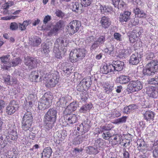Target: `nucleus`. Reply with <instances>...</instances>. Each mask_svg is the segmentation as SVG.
I'll return each instance as SVG.
<instances>
[{"instance_id": "obj_7", "label": "nucleus", "mask_w": 158, "mask_h": 158, "mask_svg": "<svg viewBox=\"0 0 158 158\" xmlns=\"http://www.w3.org/2000/svg\"><path fill=\"white\" fill-rule=\"evenodd\" d=\"M19 108L17 102L15 100L10 101L6 108V112L9 115H11L15 113Z\"/></svg>"}, {"instance_id": "obj_51", "label": "nucleus", "mask_w": 158, "mask_h": 158, "mask_svg": "<svg viewBox=\"0 0 158 158\" xmlns=\"http://www.w3.org/2000/svg\"><path fill=\"white\" fill-rule=\"evenodd\" d=\"M55 14L56 16L60 18H62L64 15V13L62 11L59 10H56Z\"/></svg>"}, {"instance_id": "obj_61", "label": "nucleus", "mask_w": 158, "mask_h": 158, "mask_svg": "<svg viewBox=\"0 0 158 158\" xmlns=\"http://www.w3.org/2000/svg\"><path fill=\"white\" fill-rule=\"evenodd\" d=\"M125 56H127L129 55L132 52L131 49L130 48H128L127 49H125Z\"/></svg>"}, {"instance_id": "obj_12", "label": "nucleus", "mask_w": 158, "mask_h": 158, "mask_svg": "<svg viewBox=\"0 0 158 158\" xmlns=\"http://www.w3.org/2000/svg\"><path fill=\"white\" fill-rule=\"evenodd\" d=\"M106 40L105 36L104 35H101L93 44L90 48L91 50H95L98 47H100L103 45L104 43Z\"/></svg>"}, {"instance_id": "obj_9", "label": "nucleus", "mask_w": 158, "mask_h": 158, "mask_svg": "<svg viewBox=\"0 0 158 158\" xmlns=\"http://www.w3.org/2000/svg\"><path fill=\"white\" fill-rule=\"evenodd\" d=\"M90 122L88 119L85 120L77 126V130L80 131L82 135L88 131L90 127Z\"/></svg>"}, {"instance_id": "obj_30", "label": "nucleus", "mask_w": 158, "mask_h": 158, "mask_svg": "<svg viewBox=\"0 0 158 158\" xmlns=\"http://www.w3.org/2000/svg\"><path fill=\"white\" fill-rule=\"evenodd\" d=\"M137 108V106L135 104H131L128 106H125L123 109L124 113L128 114L133 110Z\"/></svg>"}, {"instance_id": "obj_10", "label": "nucleus", "mask_w": 158, "mask_h": 158, "mask_svg": "<svg viewBox=\"0 0 158 158\" xmlns=\"http://www.w3.org/2000/svg\"><path fill=\"white\" fill-rule=\"evenodd\" d=\"M68 44V43L67 41H65L64 42V38L62 37H59L56 40L54 47L59 48V46H61V50L63 51V53L64 54L67 51Z\"/></svg>"}, {"instance_id": "obj_49", "label": "nucleus", "mask_w": 158, "mask_h": 158, "mask_svg": "<svg viewBox=\"0 0 158 158\" xmlns=\"http://www.w3.org/2000/svg\"><path fill=\"white\" fill-rule=\"evenodd\" d=\"M10 158H16L18 155L17 151L12 150L8 152Z\"/></svg>"}, {"instance_id": "obj_50", "label": "nucleus", "mask_w": 158, "mask_h": 158, "mask_svg": "<svg viewBox=\"0 0 158 158\" xmlns=\"http://www.w3.org/2000/svg\"><path fill=\"white\" fill-rule=\"evenodd\" d=\"M19 27L18 25L15 22L11 23H10V30L12 31L16 30Z\"/></svg>"}, {"instance_id": "obj_57", "label": "nucleus", "mask_w": 158, "mask_h": 158, "mask_svg": "<svg viewBox=\"0 0 158 158\" xmlns=\"http://www.w3.org/2000/svg\"><path fill=\"white\" fill-rule=\"evenodd\" d=\"M139 20L137 18L135 17L131 21L132 24L133 26H136L139 23Z\"/></svg>"}, {"instance_id": "obj_36", "label": "nucleus", "mask_w": 158, "mask_h": 158, "mask_svg": "<svg viewBox=\"0 0 158 158\" xmlns=\"http://www.w3.org/2000/svg\"><path fill=\"white\" fill-rule=\"evenodd\" d=\"M29 110H27V112L24 114L23 119V120L32 122L33 117L32 114L29 111Z\"/></svg>"}, {"instance_id": "obj_19", "label": "nucleus", "mask_w": 158, "mask_h": 158, "mask_svg": "<svg viewBox=\"0 0 158 158\" xmlns=\"http://www.w3.org/2000/svg\"><path fill=\"white\" fill-rule=\"evenodd\" d=\"M100 23L102 27L106 29L108 28L111 25V21L107 17L104 16L101 18Z\"/></svg>"}, {"instance_id": "obj_3", "label": "nucleus", "mask_w": 158, "mask_h": 158, "mask_svg": "<svg viewBox=\"0 0 158 158\" xmlns=\"http://www.w3.org/2000/svg\"><path fill=\"white\" fill-rule=\"evenodd\" d=\"M158 71V61L152 60L148 64L143 71L144 75L151 76L153 75Z\"/></svg>"}, {"instance_id": "obj_5", "label": "nucleus", "mask_w": 158, "mask_h": 158, "mask_svg": "<svg viewBox=\"0 0 158 158\" xmlns=\"http://www.w3.org/2000/svg\"><path fill=\"white\" fill-rule=\"evenodd\" d=\"M4 137H5V143L6 144L9 142V140H16L18 138V136L16 130L13 127H10L8 129L4 132Z\"/></svg>"}, {"instance_id": "obj_48", "label": "nucleus", "mask_w": 158, "mask_h": 158, "mask_svg": "<svg viewBox=\"0 0 158 158\" xmlns=\"http://www.w3.org/2000/svg\"><path fill=\"white\" fill-rule=\"evenodd\" d=\"M113 86L112 85H110L108 83L106 84L104 88L105 90V92L108 93L109 92H111L113 89Z\"/></svg>"}, {"instance_id": "obj_37", "label": "nucleus", "mask_w": 158, "mask_h": 158, "mask_svg": "<svg viewBox=\"0 0 158 158\" xmlns=\"http://www.w3.org/2000/svg\"><path fill=\"white\" fill-rule=\"evenodd\" d=\"M51 19V16L48 15L45 16L43 20V23L44 24L41 27L42 30H47V28L46 26V24L49 22Z\"/></svg>"}, {"instance_id": "obj_60", "label": "nucleus", "mask_w": 158, "mask_h": 158, "mask_svg": "<svg viewBox=\"0 0 158 158\" xmlns=\"http://www.w3.org/2000/svg\"><path fill=\"white\" fill-rule=\"evenodd\" d=\"M154 157L158 158V147H157L153 152Z\"/></svg>"}, {"instance_id": "obj_6", "label": "nucleus", "mask_w": 158, "mask_h": 158, "mask_svg": "<svg viewBox=\"0 0 158 158\" xmlns=\"http://www.w3.org/2000/svg\"><path fill=\"white\" fill-rule=\"evenodd\" d=\"M45 84L47 87L52 88L54 87L59 81V77L55 73L48 74L45 77Z\"/></svg>"}, {"instance_id": "obj_11", "label": "nucleus", "mask_w": 158, "mask_h": 158, "mask_svg": "<svg viewBox=\"0 0 158 158\" xmlns=\"http://www.w3.org/2000/svg\"><path fill=\"white\" fill-rule=\"evenodd\" d=\"M81 22L77 20H73L70 22L68 25L69 30L71 34H74L77 32L81 26Z\"/></svg>"}, {"instance_id": "obj_33", "label": "nucleus", "mask_w": 158, "mask_h": 158, "mask_svg": "<svg viewBox=\"0 0 158 158\" xmlns=\"http://www.w3.org/2000/svg\"><path fill=\"white\" fill-rule=\"evenodd\" d=\"M134 11L135 15H137L138 17L140 18H146L147 16L146 14L143 10H141L138 8L136 7L134 9Z\"/></svg>"}, {"instance_id": "obj_45", "label": "nucleus", "mask_w": 158, "mask_h": 158, "mask_svg": "<svg viewBox=\"0 0 158 158\" xmlns=\"http://www.w3.org/2000/svg\"><path fill=\"white\" fill-rule=\"evenodd\" d=\"M111 128V124H108L101 127L100 131L102 133L105 131H109L110 130Z\"/></svg>"}, {"instance_id": "obj_39", "label": "nucleus", "mask_w": 158, "mask_h": 158, "mask_svg": "<svg viewBox=\"0 0 158 158\" xmlns=\"http://www.w3.org/2000/svg\"><path fill=\"white\" fill-rule=\"evenodd\" d=\"M137 31L136 30H133L131 32V35L129 37L130 41L131 43H134L136 40L138 36L135 33H136Z\"/></svg>"}, {"instance_id": "obj_1", "label": "nucleus", "mask_w": 158, "mask_h": 158, "mask_svg": "<svg viewBox=\"0 0 158 158\" xmlns=\"http://www.w3.org/2000/svg\"><path fill=\"white\" fill-rule=\"evenodd\" d=\"M57 111L53 108H51L45 113L44 116V122L45 127L48 130L52 129L56 119Z\"/></svg>"}, {"instance_id": "obj_63", "label": "nucleus", "mask_w": 158, "mask_h": 158, "mask_svg": "<svg viewBox=\"0 0 158 158\" xmlns=\"http://www.w3.org/2000/svg\"><path fill=\"white\" fill-rule=\"evenodd\" d=\"M113 115V118L116 117H118L121 115V113L118 111H114L112 114Z\"/></svg>"}, {"instance_id": "obj_17", "label": "nucleus", "mask_w": 158, "mask_h": 158, "mask_svg": "<svg viewBox=\"0 0 158 158\" xmlns=\"http://www.w3.org/2000/svg\"><path fill=\"white\" fill-rule=\"evenodd\" d=\"M131 12L128 11H124L123 13H121L119 17V21L122 23L127 22L130 19Z\"/></svg>"}, {"instance_id": "obj_31", "label": "nucleus", "mask_w": 158, "mask_h": 158, "mask_svg": "<svg viewBox=\"0 0 158 158\" xmlns=\"http://www.w3.org/2000/svg\"><path fill=\"white\" fill-rule=\"evenodd\" d=\"M93 107L92 104L89 103L83 105L80 109L79 111L81 113H85L89 112Z\"/></svg>"}, {"instance_id": "obj_64", "label": "nucleus", "mask_w": 158, "mask_h": 158, "mask_svg": "<svg viewBox=\"0 0 158 158\" xmlns=\"http://www.w3.org/2000/svg\"><path fill=\"white\" fill-rule=\"evenodd\" d=\"M87 41L89 43H91L94 41V36H91L90 37H88L86 39Z\"/></svg>"}, {"instance_id": "obj_59", "label": "nucleus", "mask_w": 158, "mask_h": 158, "mask_svg": "<svg viewBox=\"0 0 158 158\" xmlns=\"http://www.w3.org/2000/svg\"><path fill=\"white\" fill-rule=\"evenodd\" d=\"M49 47L48 46L44 45L43 47V50L42 51L44 53L48 54L49 52Z\"/></svg>"}, {"instance_id": "obj_35", "label": "nucleus", "mask_w": 158, "mask_h": 158, "mask_svg": "<svg viewBox=\"0 0 158 158\" xmlns=\"http://www.w3.org/2000/svg\"><path fill=\"white\" fill-rule=\"evenodd\" d=\"M32 122L29 121H28L22 120V127L23 129L25 131L29 130L31 126Z\"/></svg>"}, {"instance_id": "obj_47", "label": "nucleus", "mask_w": 158, "mask_h": 158, "mask_svg": "<svg viewBox=\"0 0 158 158\" xmlns=\"http://www.w3.org/2000/svg\"><path fill=\"white\" fill-rule=\"evenodd\" d=\"M148 82L150 84L155 85H158V76H156L154 78H152L148 80Z\"/></svg>"}, {"instance_id": "obj_16", "label": "nucleus", "mask_w": 158, "mask_h": 158, "mask_svg": "<svg viewBox=\"0 0 158 158\" xmlns=\"http://www.w3.org/2000/svg\"><path fill=\"white\" fill-rule=\"evenodd\" d=\"M124 63L123 62L117 60L114 61L113 62V64H112V66L113 71H120L122 70L123 69Z\"/></svg>"}, {"instance_id": "obj_40", "label": "nucleus", "mask_w": 158, "mask_h": 158, "mask_svg": "<svg viewBox=\"0 0 158 158\" xmlns=\"http://www.w3.org/2000/svg\"><path fill=\"white\" fill-rule=\"evenodd\" d=\"M31 23V22L30 20H26L24 21L23 23L21 24V23H19V28L20 30L21 31L24 30L26 29V27L29 24H30Z\"/></svg>"}, {"instance_id": "obj_43", "label": "nucleus", "mask_w": 158, "mask_h": 158, "mask_svg": "<svg viewBox=\"0 0 158 158\" xmlns=\"http://www.w3.org/2000/svg\"><path fill=\"white\" fill-rule=\"evenodd\" d=\"M104 51L105 52L107 53L109 55L113 56L114 52V47L113 45H111L110 47L106 48Z\"/></svg>"}, {"instance_id": "obj_24", "label": "nucleus", "mask_w": 158, "mask_h": 158, "mask_svg": "<svg viewBox=\"0 0 158 158\" xmlns=\"http://www.w3.org/2000/svg\"><path fill=\"white\" fill-rule=\"evenodd\" d=\"M52 153V149L50 147L44 148L42 153L41 158H49Z\"/></svg>"}, {"instance_id": "obj_27", "label": "nucleus", "mask_w": 158, "mask_h": 158, "mask_svg": "<svg viewBox=\"0 0 158 158\" xmlns=\"http://www.w3.org/2000/svg\"><path fill=\"white\" fill-rule=\"evenodd\" d=\"M112 67V64L109 65L106 64V65L103 66L102 68L100 69V72L102 73L107 74L113 71Z\"/></svg>"}, {"instance_id": "obj_55", "label": "nucleus", "mask_w": 158, "mask_h": 158, "mask_svg": "<svg viewBox=\"0 0 158 158\" xmlns=\"http://www.w3.org/2000/svg\"><path fill=\"white\" fill-rule=\"evenodd\" d=\"M81 100L82 102H85L87 99V98L85 95V93H82L80 94Z\"/></svg>"}, {"instance_id": "obj_13", "label": "nucleus", "mask_w": 158, "mask_h": 158, "mask_svg": "<svg viewBox=\"0 0 158 158\" xmlns=\"http://www.w3.org/2000/svg\"><path fill=\"white\" fill-rule=\"evenodd\" d=\"M63 25V22L61 21H59L56 23L55 25L51 27V29L48 32L49 36H51L53 35H56L57 32L60 28L62 27Z\"/></svg>"}, {"instance_id": "obj_38", "label": "nucleus", "mask_w": 158, "mask_h": 158, "mask_svg": "<svg viewBox=\"0 0 158 158\" xmlns=\"http://www.w3.org/2000/svg\"><path fill=\"white\" fill-rule=\"evenodd\" d=\"M10 55H9L3 56L0 57L1 63L4 64L5 65H8L10 63Z\"/></svg>"}, {"instance_id": "obj_14", "label": "nucleus", "mask_w": 158, "mask_h": 158, "mask_svg": "<svg viewBox=\"0 0 158 158\" xmlns=\"http://www.w3.org/2000/svg\"><path fill=\"white\" fill-rule=\"evenodd\" d=\"M37 61L36 59L33 57H27L25 61V64L28 67L29 70L34 69L37 66Z\"/></svg>"}, {"instance_id": "obj_54", "label": "nucleus", "mask_w": 158, "mask_h": 158, "mask_svg": "<svg viewBox=\"0 0 158 158\" xmlns=\"http://www.w3.org/2000/svg\"><path fill=\"white\" fill-rule=\"evenodd\" d=\"M102 136L104 139L107 140L109 139V138L110 137H111V135L110 134V132H107L106 134L103 133L102 134Z\"/></svg>"}, {"instance_id": "obj_32", "label": "nucleus", "mask_w": 158, "mask_h": 158, "mask_svg": "<svg viewBox=\"0 0 158 158\" xmlns=\"http://www.w3.org/2000/svg\"><path fill=\"white\" fill-rule=\"evenodd\" d=\"M30 79L32 81L37 82L40 81V79H38L39 74L38 72L34 71L31 72L29 76Z\"/></svg>"}, {"instance_id": "obj_58", "label": "nucleus", "mask_w": 158, "mask_h": 158, "mask_svg": "<svg viewBox=\"0 0 158 158\" xmlns=\"http://www.w3.org/2000/svg\"><path fill=\"white\" fill-rule=\"evenodd\" d=\"M89 154H94L96 153V149L93 147H90L89 148Z\"/></svg>"}, {"instance_id": "obj_2", "label": "nucleus", "mask_w": 158, "mask_h": 158, "mask_svg": "<svg viewBox=\"0 0 158 158\" xmlns=\"http://www.w3.org/2000/svg\"><path fill=\"white\" fill-rule=\"evenodd\" d=\"M85 56V50L84 49H76L72 51L69 54V61L72 63L83 59Z\"/></svg>"}, {"instance_id": "obj_41", "label": "nucleus", "mask_w": 158, "mask_h": 158, "mask_svg": "<svg viewBox=\"0 0 158 158\" xmlns=\"http://www.w3.org/2000/svg\"><path fill=\"white\" fill-rule=\"evenodd\" d=\"M53 53L55 57L57 59H60L62 58L61 52L58 48L54 47Z\"/></svg>"}, {"instance_id": "obj_28", "label": "nucleus", "mask_w": 158, "mask_h": 158, "mask_svg": "<svg viewBox=\"0 0 158 158\" xmlns=\"http://www.w3.org/2000/svg\"><path fill=\"white\" fill-rule=\"evenodd\" d=\"M154 114V113L151 111H147L144 114V118L148 121H150L151 120H153L155 115Z\"/></svg>"}, {"instance_id": "obj_34", "label": "nucleus", "mask_w": 158, "mask_h": 158, "mask_svg": "<svg viewBox=\"0 0 158 158\" xmlns=\"http://www.w3.org/2000/svg\"><path fill=\"white\" fill-rule=\"evenodd\" d=\"M67 102V96L62 97L60 98L59 100L57 102V105L62 108L64 107L66 105Z\"/></svg>"}, {"instance_id": "obj_52", "label": "nucleus", "mask_w": 158, "mask_h": 158, "mask_svg": "<svg viewBox=\"0 0 158 158\" xmlns=\"http://www.w3.org/2000/svg\"><path fill=\"white\" fill-rule=\"evenodd\" d=\"M114 38L117 41H121L122 40L121 35L118 33H115L114 34Z\"/></svg>"}, {"instance_id": "obj_23", "label": "nucleus", "mask_w": 158, "mask_h": 158, "mask_svg": "<svg viewBox=\"0 0 158 158\" xmlns=\"http://www.w3.org/2000/svg\"><path fill=\"white\" fill-rule=\"evenodd\" d=\"M78 120V116L75 114H69L67 115V122L68 124H73L77 122Z\"/></svg>"}, {"instance_id": "obj_4", "label": "nucleus", "mask_w": 158, "mask_h": 158, "mask_svg": "<svg viewBox=\"0 0 158 158\" xmlns=\"http://www.w3.org/2000/svg\"><path fill=\"white\" fill-rule=\"evenodd\" d=\"M52 96L50 93H45L41 98L40 102L38 103V108L40 110H44L48 108L51 105Z\"/></svg>"}, {"instance_id": "obj_56", "label": "nucleus", "mask_w": 158, "mask_h": 158, "mask_svg": "<svg viewBox=\"0 0 158 158\" xmlns=\"http://www.w3.org/2000/svg\"><path fill=\"white\" fill-rule=\"evenodd\" d=\"M147 144H146L145 142L143 140H142L141 142L139 144V146L138 147L139 148L141 149L142 148L143 149H145L146 147H147Z\"/></svg>"}, {"instance_id": "obj_42", "label": "nucleus", "mask_w": 158, "mask_h": 158, "mask_svg": "<svg viewBox=\"0 0 158 158\" xmlns=\"http://www.w3.org/2000/svg\"><path fill=\"white\" fill-rule=\"evenodd\" d=\"M80 5L77 2H73L72 4L71 8L73 11L77 12L78 10Z\"/></svg>"}, {"instance_id": "obj_29", "label": "nucleus", "mask_w": 158, "mask_h": 158, "mask_svg": "<svg viewBox=\"0 0 158 158\" xmlns=\"http://www.w3.org/2000/svg\"><path fill=\"white\" fill-rule=\"evenodd\" d=\"M92 83L91 78L90 77H85L81 81L80 84L84 86L85 85L86 88L89 87Z\"/></svg>"}, {"instance_id": "obj_53", "label": "nucleus", "mask_w": 158, "mask_h": 158, "mask_svg": "<svg viewBox=\"0 0 158 158\" xmlns=\"http://www.w3.org/2000/svg\"><path fill=\"white\" fill-rule=\"evenodd\" d=\"M123 158H130L129 153L127 151L125 148L123 149Z\"/></svg>"}, {"instance_id": "obj_20", "label": "nucleus", "mask_w": 158, "mask_h": 158, "mask_svg": "<svg viewBox=\"0 0 158 158\" xmlns=\"http://www.w3.org/2000/svg\"><path fill=\"white\" fill-rule=\"evenodd\" d=\"M99 9L102 14L105 15H108L112 11L113 8L111 6L100 5Z\"/></svg>"}, {"instance_id": "obj_21", "label": "nucleus", "mask_w": 158, "mask_h": 158, "mask_svg": "<svg viewBox=\"0 0 158 158\" xmlns=\"http://www.w3.org/2000/svg\"><path fill=\"white\" fill-rule=\"evenodd\" d=\"M147 92L149 96L153 98H156L158 96V93L154 87H148L146 88Z\"/></svg>"}, {"instance_id": "obj_62", "label": "nucleus", "mask_w": 158, "mask_h": 158, "mask_svg": "<svg viewBox=\"0 0 158 158\" xmlns=\"http://www.w3.org/2000/svg\"><path fill=\"white\" fill-rule=\"evenodd\" d=\"M113 5L114 6L116 7L118 6L120 1V0H112Z\"/></svg>"}, {"instance_id": "obj_22", "label": "nucleus", "mask_w": 158, "mask_h": 158, "mask_svg": "<svg viewBox=\"0 0 158 158\" xmlns=\"http://www.w3.org/2000/svg\"><path fill=\"white\" fill-rule=\"evenodd\" d=\"M77 108V104L76 102H73L66 108L65 111L68 114H70L75 111Z\"/></svg>"}, {"instance_id": "obj_18", "label": "nucleus", "mask_w": 158, "mask_h": 158, "mask_svg": "<svg viewBox=\"0 0 158 158\" xmlns=\"http://www.w3.org/2000/svg\"><path fill=\"white\" fill-rule=\"evenodd\" d=\"M21 62V60L18 58H16L15 59L13 60L11 62H10L8 65H5L3 64L1 65V68L3 70H7L11 66H15L17 65Z\"/></svg>"}, {"instance_id": "obj_46", "label": "nucleus", "mask_w": 158, "mask_h": 158, "mask_svg": "<svg viewBox=\"0 0 158 158\" xmlns=\"http://www.w3.org/2000/svg\"><path fill=\"white\" fill-rule=\"evenodd\" d=\"M81 1L82 6L87 7L90 5L93 0H81Z\"/></svg>"}, {"instance_id": "obj_15", "label": "nucleus", "mask_w": 158, "mask_h": 158, "mask_svg": "<svg viewBox=\"0 0 158 158\" xmlns=\"http://www.w3.org/2000/svg\"><path fill=\"white\" fill-rule=\"evenodd\" d=\"M141 60L140 55L138 52H135L131 56L129 62L132 64L136 65L139 63Z\"/></svg>"}, {"instance_id": "obj_8", "label": "nucleus", "mask_w": 158, "mask_h": 158, "mask_svg": "<svg viewBox=\"0 0 158 158\" xmlns=\"http://www.w3.org/2000/svg\"><path fill=\"white\" fill-rule=\"evenodd\" d=\"M128 89L132 92H137L143 88L142 83L138 80L131 81L127 86Z\"/></svg>"}, {"instance_id": "obj_26", "label": "nucleus", "mask_w": 158, "mask_h": 158, "mask_svg": "<svg viewBox=\"0 0 158 158\" xmlns=\"http://www.w3.org/2000/svg\"><path fill=\"white\" fill-rule=\"evenodd\" d=\"M41 39L38 37H33L29 41L31 44L34 46H37L40 44Z\"/></svg>"}, {"instance_id": "obj_44", "label": "nucleus", "mask_w": 158, "mask_h": 158, "mask_svg": "<svg viewBox=\"0 0 158 158\" xmlns=\"http://www.w3.org/2000/svg\"><path fill=\"white\" fill-rule=\"evenodd\" d=\"M127 119V117L123 116L121 118H118L115 120L114 123L117 124L122 123L126 122Z\"/></svg>"}, {"instance_id": "obj_25", "label": "nucleus", "mask_w": 158, "mask_h": 158, "mask_svg": "<svg viewBox=\"0 0 158 158\" xmlns=\"http://www.w3.org/2000/svg\"><path fill=\"white\" fill-rule=\"evenodd\" d=\"M129 77L127 76L121 75L117 77L116 81L121 84H125L130 81Z\"/></svg>"}]
</instances>
